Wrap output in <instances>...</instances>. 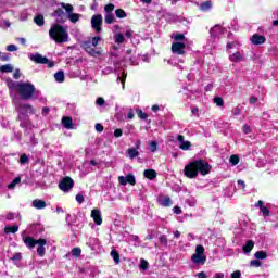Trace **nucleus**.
<instances>
[{"label":"nucleus","instance_id":"f3484780","mask_svg":"<svg viewBox=\"0 0 278 278\" xmlns=\"http://www.w3.org/2000/svg\"><path fill=\"white\" fill-rule=\"evenodd\" d=\"M31 205L36 210H45V207H47V202H45L43 200H40V199H36L33 201Z\"/></svg>","mask_w":278,"mask_h":278},{"label":"nucleus","instance_id":"6e6d98bb","mask_svg":"<svg viewBox=\"0 0 278 278\" xmlns=\"http://www.w3.org/2000/svg\"><path fill=\"white\" fill-rule=\"evenodd\" d=\"M76 201H77V203H84V195L81 193H78L76 195Z\"/></svg>","mask_w":278,"mask_h":278},{"label":"nucleus","instance_id":"13d9d810","mask_svg":"<svg viewBox=\"0 0 278 278\" xmlns=\"http://www.w3.org/2000/svg\"><path fill=\"white\" fill-rule=\"evenodd\" d=\"M96 131H98L99 134H101L103 131V125L101 124H96Z\"/></svg>","mask_w":278,"mask_h":278},{"label":"nucleus","instance_id":"412c9836","mask_svg":"<svg viewBox=\"0 0 278 278\" xmlns=\"http://www.w3.org/2000/svg\"><path fill=\"white\" fill-rule=\"evenodd\" d=\"M62 125L65 129H73V118L71 117H63Z\"/></svg>","mask_w":278,"mask_h":278},{"label":"nucleus","instance_id":"2f4dec72","mask_svg":"<svg viewBox=\"0 0 278 278\" xmlns=\"http://www.w3.org/2000/svg\"><path fill=\"white\" fill-rule=\"evenodd\" d=\"M115 16L117 18H127V12H125L123 9H117L115 10Z\"/></svg>","mask_w":278,"mask_h":278},{"label":"nucleus","instance_id":"338daca9","mask_svg":"<svg viewBox=\"0 0 278 278\" xmlns=\"http://www.w3.org/2000/svg\"><path fill=\"white\" fill-rule=\"evenodd\" d=\"M198 278H207V275L204 271L198 274Z\"/></svg>","mask_w":278,"mask_h":278},{"label":"nucleus","instance_id":"473e14b6","mask_svg":"<svg viewBox=\"0 0 278 278\" xmlns=\"http://www.w3.org/2000/svg\"><path fill=\"white\" fill-rule=\"evenodd\" d=\"M18 231V226H7L4 228L5 233H16Z\"/></svg>","mask_w":278,"mask_h":278},{"label":"nucleus","instance_id":"de8ad7c7","mask_svg":"<svg viewBox=\"0 0 278 278\" xmlns=\"http://www.w3.org/2000/svg\"><path fill=\"white\" fill-rule=\"evenodd\" d=\"M139 118H141L142 121H147V118H149V115H147V113L142 112V110H139L137 112Z\"/></svg>","mask_w":278,"mask_h":278},{"label":"nucleus","instance_id":"39448f33","mask_svg":"<svg viewBox=\"0 0 278 278\" xmlns=\"http://www.w3.org/2000/svg\"><path fill=\"white\" fill-rule=\"evenodd\" d=\"M114 4L110 3L104 7V21L106 25H112V23H116V17L114 16Z\"/></svg>","mask_w":278,"mask_h":278},{"label":"nucleus","instance_id":"603ef678","mask_svg":"<svg viewBox=\"0 0 278 278\" xmlns=\"http://www.w3.org/2000/svg\"><path fill=\"white\" fill-rule=\"evenodd\" d=\"M7 51H10V52L18 51V47H16V45H9L7 47Z\"/></svg>","mask_w":278,"mask_h":278},{"label":"nucleus","instance_id":"6e6552de","mask_svg":"<svg viewBox=\"0 0 278 278\" xmlns=\"http://www.w3.org/2000/svg\"><path fill=\"white\" fill-rule=\"evenodd\" d=\"M103 25V16L101 14L93 15L91 17V27L99 34L101 33V26Z\"/></svg>","mask_w":278,"mask_h":278},{"label":"nucleus","instance_id":"bb28decb","mask_svg":"<svg viewBox=\"0 0 278 278\" xmlns=\"http://www.w3.org/2000/svg\"><path fill=\"white\" fill-rule=\"evenodd\" d=\"M34 23L38 25V27H42L45 25V16L42 14H38L34 17Z\"/></svg>","mask_w":278,"mask_h":278},{"label":"nucleus","instance_id":"7c9ffc66","mask_svg":"<svg viewBox=\"0 0 278 278\" xmlns=\"http://www.w3.org/2000/svg\"><path fill=\"white\" fill-rule=\"evenodd\" d=\"M53 16L56 17L58 23H62V16H64V11H62V9H58L56 11H54Z\"/></svg>","mask_w":278,"mask_h":278},{"label":"nucleus","instance_id":"dca6fc26","mask_svg":"<svg viewBox=\"0 0 278 278\" xmlns=\"http://www.w3.org/2000/svg\"><path fill=\"white\" fill-rule=\"evenodd\" d=\"M23 242H24L25 247H27L28 249H34V247H36V244H38V240H35L31 237H23Z\"/></svg>","mask_w":278,"mask_h":278},{"label":"nucleus","instance_id":"9d476101","mask_svg":"<svg viewBox=\"0 0 278 278\" xmlns=\"http://www.w3.org/2000/svg\"><path fill=\"white\" fill-rule=\"evenodd\" d=\"M94 46H92V42L89 41H85L83 43V49H85V51H87V53L89 55H91L92 58H97V55H101V52L94 50L93 48Z\"/></svg>","mask_w":278,"mask_h":278},{"label":"nucleus","instance_id":"a878e982","mask_svg":"<svg viewBox=\"0 0 278 278\" xmlns=\"http://www.w3.org/2000/svg\"><path fill=\"white\" fill-rule=\"evenodd\" d=\"M60 5H61V8H63V10H65L67 16L70 14H73V10H74L73 4L61 2Z\"/></svg>","mask_w":278,"mask_h":278},{"label":"nucleus","instance_id":"f8f14e48","mask_svg":"<svg viewBox=\"0 0 278 278\" xmlns=\"http://www.w3.org/2000/svg\"><path fill=\"white\" fill-rule=\"evenodd\" d=\"M91 218H93V222L96 225H102L103 218L101 217V211L99 208H93L91 211Z\"/></svg>","mask_w":278,"mask_h":278},{"label":"nucleus","instance_id":"e2e57ef3","mask_svg":"<svg viewBox=\"0 0 278 278\" xmlns=\"http://www.w3.org/2000/svg\"><path fill=\"white\" fill-rule=\"evenodd\" d=\"M173 212H174V214H181V207L174 206Z\"/></svg>","mask_w":278,"mask_h":278},{"label":"nucleus","instance_id":"f257e3e1","mask_svg":"<svg viewBox=\"0 0 278 278\" xmlns=\"http://www.w3.org/2000/svg\"><path fill=\"white\" fill-rule=\"evenodd\" d=\"M210 170V163L205 160H198L187 164L184 173L189 179H194L199 176V173H201V175H208Z\"/></svg>","mask_w":278,"mask_h":278},{"label":"nucleus","instance_id":"6ab92c4d","mask_svg":"<svg viewBox=\"0 0 278 278\" xmlns=\"http://www.w3.org/2000/svg\"><path fill=\"white\" fill-rule=\"evenodd\" d=\"M8 88L9 90H15L16 92H18V88L21 86V81H14V80H8L7 81Z\"/></svg>","mask_w":278,"mask_h":278},{"label":"nucleus","instance_id":"20e7f679","mask_svg":"<svg viewBox=\"0 0 278 278\" xmlns=\"http://www.w3.org/2000/svg\"><path fill=\"white\" fill-rule=\"evenodd\" d=\"M191 262L193 264H205L207 262V256L205 255V248L203 245L195 247V253L191 256Z\"/></svg>","mask_w":278,"mask_h":278},{"label":"nucleus","instance_id":"4d7b16f0","mask_svg":"<svg viewBox=\"0 0 278 278\" xmlns=\"http://www.w3.org/2000/svg\"><path fill=\"white\" fill-rule=\"evenodd\" d=\"M240 277H242V274L240 273V270H237L231 274V278H240Z\"/></svg>","mask_w":278,"mask_h":278},{"label":"nucleus","instance_id":"423d86ee","mask_svg":"<svg viewBox=\"0 0 278 278\" xmlns=\"http://www.w3.org/2000/svg\"><path fill=\"white\" fill-rule=\"evenodd\" d=\"M31 62H35L36 64H48L49 68H53L54 64L53 62H49V59L47 56H42L40 53L30 54Z\"/></svg>","mask_w":278,"mask_h":278},{"label":"nucleus","instance_id":"4be33fe9","mask_svg":"<svg viewBox=\"0 0 278 278\" xmlns=\"http://www.w3.org/2000/svg\"><path fill=\"white\" fill-rule=\"evenodd\" d=\"M159 202L164 207H170V205H173V200H170L169 197H163V198L159 199Z\"/></svg>","mask_w":278,"mask_h":278},{"label":"nucleus","instance_id":"a211bd4d","mask_svg":"<svg viewBox=\"0 0 278 278\" xmlns=\"http://www.w3.org/2000/svg\"><path fill=\"white\" fill-rule=\"evenodd\" d=\"M229 60L230 62H236V63L242 62V60H244V54H242L241 52H236L229 56Z\"/></svg>","mask_w":278,"mask_h":278},{"label":"nucleus","instance_id":"0eeeda50","mask_svg":"<svg viewBox=\"0 0 278 278\" xmlns=\"http://www.w3.org/2000/svg\"><path fill=\"white\" fill-rule=\"evenodd\" d=\"M73 186H75V181L71 177L63 178L59 184V188L63 192H70V190H73Z\"/></svg>","mask_w":278,"mask_h":278},{"label":"nucleus","instance_id":"4c0bfd02","mask_svg":"<svg viewBox=\"0 0 278 278\" xmlns=\"http://www.w3.org/2000/svg\"><path fill=\"white\" fill-rule=\"evenodd\" d=\"M172 38L176 42H182V40H186V36L184 34H175V35L172 36Z\"/></svg>","mask_w":278,"mask_h":278},{"label":"nucleus","instance_id":"aec40b11","mask_svg":"<svg viewBox=\"0 0 278 278\" xmlns=\"http://www.w3.org/2000/svg\"><path fill=\"white\" fill-rule=\"evenodd\" d=\"M143 175L147 179L153 180L155 177H157V172H155V169H146Z\"/></svg>","mask_w":278,"mask_h":278},{"label":"nucleus","instance_id":"72a5a7b5","mask_svg":"<svg viewBox=\"0 0 278 278\" xmlns=\"http://www.w3.org/2000/svg\"><path fill=\"white\" fill-rule=\"evenodd\" d=\"M1 73H12L14 71V67L10 64L2 65L0 67Z\"/></svg>","mask_w":278,"mask_h":278},{"label":"nucleus","instance_id":"f704fd0d","mask_svg":"<svg viewBox=\"0 0 278 278\" xmlns=\"http://www.w3.org/2000/svg\"><path fill=\"white\" fill-rule=\"evenodd\" d=\"M111 256L113 257L115 264H121V255L115 250L111 251Z\"/></svg>","mask_w":278,"mask_h":278},{"label":"nucleus","instance_id":"bf43d9fd","mask_svg":"<svg viewBox=\"0 0 278 278\" xmlns=\"http://www.w3.org/2000/svg\"><path fill=\"white\" fill-rule=\"evenodd\" d=\"M242 129L244 134H251V126L244 125Z\"/></svg>","mask_w":278,"mask_h":278},{"label":"nucleus","instance_id":"69168bd1","mask_svg":"<svg viewBox=\"0 0 278 278\" xmlns=\"http://www.w3.org/2000/svg\"><path fill=\"white\" fill-rule=\"evenodd\" d=\"M250 103H251L252 105H254V103H257V99L255 98V96H252V97L250 98Z\"/></svg>","mask_w":278,"mask_h":278},{"label":"nucleus","instance_id":"864d4df0","mask_svg":"<svg viewBox=\"0 0 278 278\" xmlns=\"http://www.w3.org/2000/svg\"><path fill=\"white\" fill-rule=\"evenodd\" d=\"M263 216H270V211L266 206L261 207Z\"/></svg>","mask_w":278,"mask_h":278},{"label":"nucleus","instance_id":"c85d7f7f","mask_svg":"<svg viewBox=\"0 0 278 278\" xmlns=\"http://www.w3.org/2000/svg\"><path fill=\"white\" fill-rule=\"evenodd\" d=\"M54 79L55 81H58L59 84L64 83V72L63 71H59L58 73L54 74Z\"/></svg>","mask_w":278,"mask_h":278},{"label":"nucleus","instance_id":"f03ea898","mask_svg":"<svg viewBox=\"0 0 278 278\" xmlns=\"http://www.w3.org/2000/svg\"><path fill=\"white\" fill-rule=\"evenodd\" d=\"M49 37L51 38V40H54L56 45H62L64 42H68L70 40L68 31L66 30V28H64V26L60 24H54L51 26V28L49 29Z\"/></svg>","mask_w":278,"mask_h":278},{"label":"nucleus","instance_id":"37998d69","mask_svg":"<svg viewBox=\"0 0 278 278\" xmlns=\"http://www.w3.org/2000/svg\"><path fill=\"white\" fill-rule=\"evenodd\" d=\"M214 103L218 105L219 108H223L225 105V101L220 97L214 98Z\"/></svg>","mask_w":278,"mask_h":278},{"label":"nucleus","instance_id":"b1692460","mask_svg":"<svg viewBox=\"0 0 278 278\" xmlns=\"http://www.w3.org/2000/svg\"><path fill=\"white\" fill-rule=\"evenodd\" d=\"M67 18L71 23H77L81 18V14L72 12L67 15Z\"/></svg>","mask_w":278,"mask_h":278},{"label":"nucleus","instance_id":"cd10ccee","mask_svg":"<svg viewBox=\"0 0 278 278\" xmlns=\"http://www.w3.org/2000/svg\"><path fill=\"white\" fill-rule=\"evenodd\" d=\"M127 155L130 160H134L136 157H138V155H140V152H138L136 149L130 148L127 150Z\"/></svg>","mask_w":278,"mask_h":278},{"label":"nucleus","instance_id":"2eb2a0df","mask_svg":"<svg viewBox=\"0 0 278 278\" xmlns=\"http://www.w3.org/2000/svg\"><path fill=\"white\" fill-rule=\"evenodd\" d=\"M178 142L180 143V149L182 150V151H188L189 149H190V147L192 146L191 143H190V141H185V138H184V136L182 135H178Z\"/></svg>","mask_w":278,"mask_h":278},{"label":"nucleus","instance_id":"8fccbe9b","mask_svg":"<svg viewBox=\"0 0 278 278\" xmlns=\"http://www.w3.org/2000/svg\"><path fill=\"white\" fill-rule=\"evenodd\" d=\"M118 181L121 184V186H127V176H119L118 177Z\"/></svg>","mask_w":278,"mask_h":278},{"label":"nucleus","instance_id":"e433bc0d","mask_svg":"<svg viewBox=\"0 0 278 278\" xmlns=\"http://www.w3.org/2000/svg\"><path fill=\"white\" fill-rule=\"evenodd\" d=\"M17 184H21V177H16L12 182L8 185L9 190H14Z\"/></svg>","mask_w":278,"mask_h":278},{"label":"nucleus","instance_id":"1a4fd4ad","mask_svg":"<svg viewBox=\"0 0 278 278\" xmlns=\"http://www.w3.org/2000/svg\"><path fill=\"white\" fill-rule=\"evenodd\" d=\"M172 53H176L177 55H184V53H186V43L179 41L173 42Z\"/></svg>","mask_w":278,"mask_h":278},{"label":"nucleus","instance_id":"5fc2aeb1","mask_svg":"<svg viewBox=\"0 0 278 278\" xmlns=\"http://www.w3.org/2000/svg\"><path fill=\"white\" fill-rule=\"evenodd\" d=\"M114 136H115V138H121V136H123V130L122 129H115L114 130Z\"/></svg>","mask_w":278,"mask_h":278},{"label":"nucleus","instance_id":"9b49d317","mask_svg":"<svg viewBox=\"0 0 278 278\" xmlns=\"http://www.w3.org/2000/svg\"><path fill=\"white\" fill-rule=\"evenodd\" d=\"M15 110L20 114H34L31 104H16Z\"/></svg>","mask_w":278,"mask_h":278},{"label":"nucleus","instance_id":"58836bf2","mask_svg":"<svg viewBox=\"0 0 278 278\" xmlns=\"http://www.w3.org/2000/svg\"><path fill=\"white\" fill-rule=\"evenodd\" d=\"M151 153H155L157 151V142L156 141H149L148 142Z\"/></svg>","mask_w":278,"mask_h":278},{"label":"nucleus","instance_id":"680f3d73","mask_svg":"<svg viewBox=\"0 0 278 278\" xmlns=\"http://www.w3.org/2000/svg\"><path fill=\"white\" fill-rule=\"evenodd\" d=\"M14 79H21V71L16 70L13 74Z\"/></svg>","mask_w":278,"mask_h":278},{"label":"nucleus","instance_id":"0e129e2a","mask_svg":"<svg viewBox=\"0 0 278 278\" xmlns=\"http://www.w3.org/2000/svg\"><path fill=\"white\" fill-rule=\"evenodd\" d=\"M131 36H134V30L131 29L126 30V38H131Z\"/></svg>","mask_w":278,"mask_h":278},{"label":"nucleus","instance_id":"c756f323","mask_svg":"<svg viewBox=\"0 0 278 278\" xmlns=\"http://www.w3.org/2000/svg\"><path fill=\"white\" fill-rule=\"evenodd\" d=\"M200 10H201L202 12H207V10H212V1L203 2V3L200 5Z\"/></svg>","mask_w":278,"mask_h":278},{"label":"nucleus","instance_id":"09e8293b","mask_svg":"<svg viewBox=\"0 0 278 278\" xmlns=\"http://www.w3.org/2000/svg\"><path fill=\"white\" fill-rule=\"evenodd\" d=\"M90 42H91L92 47H97V45H99V42H101V37H93Z\"/></svg>","mask_w":278,"mask_h":278},{"label":"nucleus","instance_id":"c9c22d12","mask_svg":"<svg viewBox=\"0 0 278 278\" xmlns=\"http://www.w3.org/2000/svg\"><path fill=\"white\" fill-rule=\"evenodd\" d=\"M229 162L232 164V166H238V164H240V157L233 154L230 156Z\"/></svg>","mask_w":278,"mask_h":278},{"label":"nucleus","instance_id":"a18cd8bd","mask_svg":"<svg viewBox=\"0 0 278 278\" xmlns=\"http://www.w3.org/2000/svg\"><path fill=\"white\" fill-rule=\"evenodd\" d=\"M13 262H21L23 260V255L21 253H15L13 257H11Z\"/></svg>","mask_w":278,"mask_h":278},{"label":"nucleus","instance_id":"ea45409f","mask_svg":"<svg viewBox=\"0 0 278 278\" xmlns=\"http://www.w3.org/2000/svg\"><path fill=\"white\" fill-rule=\"evenodd\" d=\"M255 257L256 260H266V257H268V254H266V252L264 251H258L255 253Z\"/></svg>","mask_w":278,"mask_h":278},{"label":"nucleus","instance_id":"4468645a","mask_svg":"<svg viewBox=\"0 0 278 278\" xmlns=\"http://www.w3.org/2000/svg\"><path fill=\"white\" fill-rule=\"evenodd\" d=\"M251 42H252V45H264V42H266V37L260 35V34H254L251 37Z\"/></svg>","mask_w":278,"mask_h":278},{"label":"nucleus","instance_id":"c03bdc74","mask_svg":"<svg viewBox=\"0 0 278 278\" xmlns=\"http://www.w3.org/2000/svg\"><path fill=\"white\" fill-rule=\"evenodd\" d=\"M20 164H29V156H27V154H23L20 157Z\"/></svg>","mask_w":278,"mask_h":278},{"label":"nucleus","instance_id":"49530a36","mask_svg":"<svg viewBox=\"0 0 278 278\" xmlns=\"http://www.w3.org/2000/svg\"><path fill=\"white\" fill-rule=\"evenodd\" d=\"M72 255H74V257H79V255H81V249L79 248H74L72 250Z\"/></svg>","mask_w":278,"mask_h":278},{"label":"nucleus","instance_id":"393cba45","mask_svg":"<svg viewBox=\"0 0 278 278\" xmlns=\"http://www.w3.org/2000/svg\"><path fill=\"white\" fill-rule=\"evenodd\" d=\"M114 41L116 45H123V42H125V35H123V33H116L114 35Z\"/></svg>","mask_w":278,"mask_h":278},{"label":"nucleus","instance_id":"052dcab7","mask_svg":"<svg viewBox=\"0 0 278 278\" xmlns=\"http://www.w3.org/2000/svg\"><path fill=\"white\" fill-rule=\"evenodd\" d=\"M96 103H97V105H104L105 100L103 98H98Z\"/></svg>","mask_w":278,"mask_h":278},{"label":"nucleus","instance_id":"7ed1b4c3","mask_svg":"<svg viewBox=\"0 0 278 278\" xmlns=\"http://www.w3.org/2000/svg\"><path fill=\"white\" fill-rule=\"evenodd\" d=\"M35 90H36V87H34L33 84L20 83L17 92L22 97V99H24L25 101H28V99H31V97H34Z\"/></svg>","mask_w":278,"mask_h":278},{"label":"nucleus","instance_id":"ddd939ff","mask_svg":"<svg viewBox=\"0 0 278 278\" xmlns=\"http://www.w3.org/2000/svg\"><path fill=\"white\" fill-rule=\"evenodd\" d=\"M37 244H38V248H37L38 256L45 257V253H46L45 245L47 244V240L38 239Z\"/></svg>","mask_w":278,"mask_h":278},{"label":"nucleus","instance_id":"5701e85b","mask_svg":"<svg viewBox=\"0 0 278 278\" xmlns=\"http://www.w3.org/2000/svg\"><path fill=\"white\" fill-rule=\"evenodd\" d=\"M253 247H255V242H253V240L247 241V243L243 245V252L251 253V251H253Z\"/></svg>","mask_w":278,"mask_h":278},{"label":"nucleus","instance_id":"774afa93","mask_svg":"<svg viewBox=\"0 0 278 278\" xmlns=\"http://www.w3.org/2000/svg\"><path fill=\"white\" fill-rule=\"evenodd\" d=\"M215 278H225V274L217 273V274H215Z\"/></svg>","mask_w":278,"mask_h":278},{"label":"nucleus","instance_id":"79ce46f5","mask_svg":"<svg viewBox=\"0 0 278 278\" xmlns=\"http://www.w3.org/2000/svg\"><path fill=\"white\" fill-rule=\"evenodd\" d=\"M139 268H140L141 270H147V269L149 268V262H147L144 258H142V260L140 261Z\"/></svg>","mask_w":278,"mask_h":278},{"label":"nucleus","instance_id":"3c124183","mask_svg":"<svg viewBox=\"0 0 278 278\" xmlns=\"http://www.w3.org/2000/svg\"><path fill=\"white\" fill-rule=\"evenodd\" d=\"M250 266H254L255 268H260V266H262V263L257 260H253V261H251Z\"/></svg>","mask_w":278,"mask_h":278},{"label":"nucleus","instance_id":"a19ab883","mask_svg":"<svg viewBox=\"0 0 278 278\" xmlns=\"http://www.w3.org/2000/svg\"><path fill=\"white\" fill-rule=\"evenodd\" d=\"M126 181L127 184H130V186H136V177H134V175L128 174L126 176Z\"/></svg>","mask_w":278,"mask_h":278}]
</instances>
